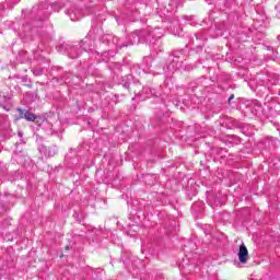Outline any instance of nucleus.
Instances as JSON below:
<instances>
[{"mask_svg": "<svg viewBox=\"0 0 280 280\" xmlns=\"http://www.w3.org/2000/svg\"><path fill=\"white\" fill-rule=\"evenodd\" d=\"M66 249L69 250V246H67Z\"/></svg>", "mask_w": 280, "mask_h": 280, "instance_id": "20e7f679", "label": "nucleus"}, {"mask_svg": "<svg viewBox=\"0 0 280 280\" xmlns=\"http://www.w3.org/2000/svg\"><path fill=\"white\" fill-rule=\"evenodd\" d=\"M232 100H235V94H232V95L229 97V100H228L229 104H231V101H232Z\"/></svg>", "mask_w": 280, "mask_h": 280, "instance_id": "7ed1b4c3", "label": "nucleus"}, {"mask_svg": "<svg viewBox=\"0 0 280 280\" xmlns=\"http://www.w3.org/2000/svg\"><path fill=\"white\" fill-rule=\"evenodd\" d=\"M20 113V117H18L16 119H26V121H35L36 119H38V116H36V114L25 110V109H18Z\"/></svg>", "mask_w": 280, "mask_h": 280, "instance_id": "f257e3e1", "label": "nucleus"}, {"mask_svg": "<svg viewBox=\"0 0 280 280\" xmlns=\"http://www.w3.org/2000/svg\"><path fill=\"white\" fill-rule=\"evenodd\" d=\"M238 261H241V264H247L248 262V248L246 247L245 244L240 245Z\"/></svg>", "mask_w": 280, "mask_h": 280, "instance_id": "f03ea898", "label": "nucleus"}]
</instances>
